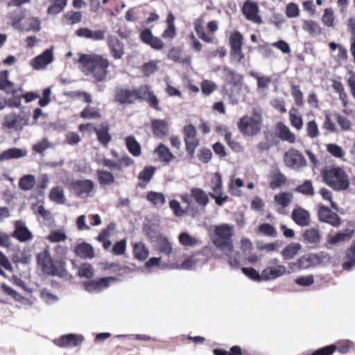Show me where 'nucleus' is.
I'll return each mask as SVG.
<instances>
[{
    "label": "nucleus",
    "instance_id": "obj_58",
    "mask_svg": "<svg viewBox=\"0 0 355 355\" xmlns=\"http://www.w3.org/2000/svg\"><path fill=\"white\" fill-rule=\"evenodd\" d=\"M202 93L205 96H209L217 89V85L209 80H203L200 83Z\"/></svg>",
    "mask_w": 355,
    "mask_h": 355
},
{
    "label": "nucleus",
    "instance_id": "obj_54",
    "mask_svg": "<svg viewBox=\"0 0 355 355\" xmlns=\"http://www.w3.org/2000/svg\"><path fill=\"white\" fill-rule=\"evenodd\" d=\"M179 242L184 246L193 247L198 244L199 241L198 239L191 236L187 232H182L180 234Z\"/></svg>",
    "mask_w": 355,
    "mask_h": 355
},
{
    "label": "nucleus",
    "instance_id": "obj_41",
    "mask_svg": "<svg viewBox=\"0 0 355 355\" xmlns=\"http://www.w3.org/2000/svg\"><path fill=\"white\" fill-rule=\"evenodd\" d=\"M302 238L304 242L311 244H317L320 241V234L318 230L311 228L306 230L302 234Z\"/></svg>",
    "mask_w": 355,
    "mask_h": 355
},
{
    "label": "nucleus",
    "instance_id": "obj_48",
    "mask_svg": "<svg viewBox=\"0 0 355 355\" xmlns=\"http://www.w3.org/2000/svg\"><path fill=\"white\" fill-rule=\"evenodd\" d=\"M35 184V176L33 175H26L20 178L19 187L24 191L31 190Z\"/></svg>",
    "mask_w": 355,
    "mask_h": 355
},
{
    "label": "nucleus",
    "instance_id": "obj_42",
    "mask_svg": "<svg viewBox=\"0 0 355 355\" xmlns=\"http://www.w3.org/2000/svg\"><path fill=\"white\" fill-rule=\"evenodd\" d=\"M345 257L348 259L343 263V268L347 270L355 267V239L350 247L346 250Z\"/></svg>",
    "mask_w": 355,
    "mask_h": 355
},
{
    "label": "nucleus",
    "instance_id": "obj_35",
    "mask_svg": "<svg viewBox=\"0 0 355 355\" xmlns=\"http://www.w3.org/2000/svg\"><path fill=\"white\" fill-rule=\"evenodd\" d=\"M159 160L162 162L169 164L174 158L175 155L170 149L164 144H160L155 150Z\"/></svg>",
    "mask_w": 355,
    "mask_h": 355
},
{
    "label": "nucleus",
    "instance_id": "obj_1",
    "mask_svg": "<svg viewBox=\"0 0 355 355\" xmlns=\"http://www.w3.org/2000/svg\"><path fill=\"white\" fill-rule=\"evenodd\" d=\"M78 62L81 71L90 76L95 83H102L107 79L110 61L102 55L90 53L81 54Z\"/></svg>",
    "mask_w": 355,
    "mask_h": 355
},
{
    "label": "nucleus",
    "instance_id": "obj_15",
    "mask_svg": "<svg viewBox=\"0 0 355 355\" xmlns=\"http://www.w3.org/2000/svg\"><path fill=\"white\" fill-rule=\"evenodd\" d=\"M71 188L77 196H87L94 191V183L88 179L77 180L71 183Z\"/></svg>",
    "mask_w": 355,
    "mask_h": 355
},
{
    "label": "nucleus",
    "instance_id": "obj_53",
    "mask_svg": "<svg viewBox=\"0 0 355 355\" xmlns=\"http://www.w3.org/2000/svg\"><path fill=\"white\" fill-rule=\"evenodd\" d=\"M291 92L296 105L302 107L304 105V96L300 89V87L299 85H292L291 86Z\"/></svg>",
    "mask_w": 355,
    "mask_h": 355
},
{
    "label": "nucleus",
    "instance_id": "obj_7",
    "mask_svg": "<svg viewBox=\"0 0 355 355\" xmlns=\"http://www.w3.org/2000/svg\"><path fill=\"white\" fill-rule=\"evenodd\" d=\"M209 187L213 192H209V196L215 200V203L222 206L229 199L223 193L222 175L219 172H216L210 180Z\"/></svg>",
    "mask_w": 355,
    "mask_h": 355
},
{
    "label": "nucleus",
    "instance_id": "obj_2",
    "mask_svg": "<svg viewBox=\"0 0 355 355\" xmlns=\"http://www.w3.org/2000/svg\"><path fill=\"white\" fill-rule=\"evenodd\" d=\"M323 182L336 191L348 189L349 176L343 168L337 166L324 167L320 173Z\"/></svg>",
    "mask_w": 355,
    "mask_h": 355
},
{
    "label": "nucleus",
    "instance_id": "obj_62",
    "mask_svg": "<svg viewBox=\"0 0 355 355\" xmlns=\"http://www.w3.org/2000/svg\"><path fill=\"white\" fill-rule=\"evenodd\" d=\"M258 230L260 233L267 236L276 237L277 235L275 227L269 223L261 224L258 227Z\"/></svg>",
    "mask_w": 355,
    "mask_h": 355
},
{
    "label": "nucleus",
    "instance_id": "obj_6",
    "mask_svg": "<svg viewBox=\"0 0 355 355\" xmlns=\"http://www.w3.org/2000/svg\"><path fill=\"white\" fill-rule=\"evenodd\" d=\"M135 101H145L148 105L155 110L160 111L162 108L159 105V100L151 87L148 85H141L139 87L134 89Z\"/></svg>",
    "mask_w": 355,
    "mask_h": 355
},
{
    "label": "nucleus",
    "instance_id": "obj_30",
    "mask_svg": "<svg viewBox=\"0 0 355 355\" xmlns=\"http://www.w3.org/2000/svg\"><path fill=\"white\" fill-rule=\"evenodd\" d=\"M191 197L195 202L200 207H205L209 202V193H207L202 189L193 187L190 190Z\"/></svg>",
    "mask_w": 355,
    "mask_h": 355
},
{
    "label": "nucleus",
    "instance_id": "obj_13",
    "mask_svg": "<svg viewBox=\"0 0 355 355\" xmlns=\"http://www.w3.org/2000/svg\"><path fill=\"white\" fill-rule=\"evenodd\" d=\"M36 258L37 264L41 267L44 273L49 275L57 274V268L55 266L50 252L47 250L37 254Z\"/></svg>",
    "mask_w": 355,
    "mask_h": 355
},
{
    "label": "nucleus",
    "instance_id": "obj_36",
    "mask_svg": "<svg viewBox=\"0 0 355 355\" xmlns=\"http://www.w3.org/2000/svg\"><path fill=\"white\" fill-rule=\"evenodd\" d=\"M302 28L313 37L318 36L322 33V28L318 22L311 19L304 20Z\"/></svg>",
    "mask_w": 355,
    "mask_h": 355
},
{
    "label": "nucleus",
    "instance_id": "obj_50",
    "mask_svg": "<svg viewBox=\"0 0 355 355\" xmlns=\"http://www.w3.org/2000/svg\"><path fill=\"white\" fill-rule=\"evenodd\" d=\"M293 195L291 193L281 192L275 196L274 200L275 203L285 208L287 207L291 202Z\"/></svg>",
    "mask_w": 355,
    "mask_h": 355
},
{
    "label": "nucleus",
    "instance_id": "obj_52",
    "mask_svg": "<svg viewBox=\"0 0 355 355\" xmlns=\"http://www.w3.org/2000/svg\"><path fill=\"white\" fill-rule=\"evenodd\" d=\"M297 110L293 107L289 112V120L291 125L300 130L302 128L303 121L302 117L300 115L296 114Z\"/></svg>",
    "mask_w": 355,
    "mask_h": 355
},
{
    "label": "nucleus",
    "instance_id": "obj_46",
    "mask_svg": "<svg viewBox=\"0 0 355 355\" xmlns=\"http://www.w3.org/2000/svg\"><path fill=\"white\" fill-rule=\"evenodd\" d=\"M224 139L228 146L234 152H241L243 150V147L239 141H236L232 139V134L227 128H225Z\"/></svg>",
    "mask_w": 355,
    "mask_h": 355
},
{
    "label": "nucleus",
    "instance_id": "obj_19",
    "mask_svg": "<svg viewBox=\"0 0 355 355\" xmlns=\"http://www.w3.org/2000/svg\"><path fill=\"white\" fill-rule=\"evenodd\" d=\"M354 230L345 229L338 231L336 234H329L327 236V243L331 246L336 245L346 241L349 240L354 235Z\"/></svg>",
    "mask_w": 355,
    "mask_h": 355
},
{
    "label": "nucleus",
    "instance_id": "obj_47",
    "mask_svg": "<svg viewBox=\"0 0 355 355\" xmlns=\"http://www.w3.org/2000/svg\"><path fill=\"white\" fill-rule=\"evenodd\" d=\"M49 199L58 204H63L64 202L63 189L60 187H53L49 193Z\"/></svg>",
    "mask_w": 355,
    "mask_h": 355
},
{
    "label": "nucleus",
    "instance_id": "obj_25",
    "mask_svg": "<svg viewBox=\"0 0 355 355\" xmlns=\"http://www.w3.org/2000/svg\"><path fill=\"white\" fill-rule=\"evenodd\" d=\"M151 129L153 135L159 138L168 135L169 128L168 123L162 119H154L151 121Z\"/></svg>",
    "mask_w": 355,
    "mask_h": 355
},
{
    "label": "nucleus",
    "instance_id": "obj_16",
    "mask_svg": "<svg viewBox=\"0 0 355 355\" xmlns=\"http://www.w3.org/2000/svg\"><path fill=\"white\" fill-rule=\"evenodd\" d=\"M14 226L15 230L11 234L12 237L21 243H25L33 239V235L24 221L21 220H15Z\"/></svg>",
    "mask_w": 355,
    "mask_h": 355
},
{
    "label": "nucleus",
    "instance_id": "obj_29",
    "mask_svg": "<svg viewBox=\"0 0 355 355\" xmlns=\"http://www.w3.org/2000/svg\"><path fill=\"white\" fill-rule=\"evenodd\" d=\"M286 177L279 171V169L276 168L270 172L269 182L270 189H276L282 187L286 183Z\"/></svg>",
    "mask_w": 355,
    "mask_h": 355
},
{
    "label": "nucleus",
    "instance_id": "obj_3",
    "mask_svg": "<svg viewBox=\"0 0 355 355\" xmlns=\"http://www.w3.org/2000/svg\"><path fill=\"white\" fill-rule=\"evenodd\" d=\"M234 235V227L228 224L217 225L212 236L213 244L225 254L228 255L233 251L232 238Z\"/></svg>",
    "mask_w": 355,
    "mask_h": 355
},
{
    "label": "nucleus",
    "instance_id": "obj_55",
    "mask_svg": "<svg viewBox=\"0 0 355 355\" xmlns=\"http://www.w3.org/2000/svg\"><path fill=\"white\" fill-rule=\"evenodd\" d=\"M67 1L68 0H55L48 8L47 13L49 15H57L61 12L66 6Z\"/></svg>",
    "mask_w": 355,
    "mask_h": 355
},
{
    "label": "nucleus",
    "instance_id": "obj_33",
    "mask_svg": "<svg viewBox=\"0 0 355 355\" xmlns=\"http://www.w3.org/2000/svg\"><path fill=\"white\" fill-rule=\"evenodd\" d=\"M223 72L225 75V80L230 85L237 86L241 83L243 76L236 73L234 70L225 66L223 69Z\"/></svg>",
    "mask_w": 355,
    "mask_h": 355
},
{
    "label": "nucleus",
    "instance_id": "obj_57",
    "mask_svg": "<svg viewBox=\"0 0 355 355\" xmlns=\"http://www.w3.org/2000/svg\"><path fill=\"white\" fill-rule=\"evenodd\" d=\"M334 12L331 8H325L322 16V21L327 27H334Z\"/></svg>",
    "mask_w": 355,
    "mask_h": 355
},
{
    "label": "nucleus",
    "instance_id": "obj_61",
    "mask_svg": "<svg viewBox=\"0 0 355 355\" xmlns=\"http://www.w3.org/2000/svg\"><path fill=\"white\" fill-rule=\"evenodd\" d=\"M306 135L309 138L314 139L320 135L318 125L315 120H311L306 123Z\"/></svg>",
    "mask_w": 355,
    "mask_h": 355
},
{
    "label": "nucleus",
    "instance_id": "obj_20",
    "mask_svg": "<svg viewBox=\"0 0 355 355\" xmlns=\"http://www.w3.org/2000/svg\"><path fill=\"white\" fill-rule=\"evenodd\" d=\"M292 271L286 270L283 265H277L276 267H267L262 270L263 281H268L275 279L285 274H290Z\"/></svg>",
    "mask_w": 355,
    "mask_h": 355
},
{
    "label": "nucleus",
    "instance_id": "obj_14",
    "mask_svg": "<svg viewBox=\"0 0 355 355\" xmlns=\"http://www.w3.org/2000/svg\"><path fill=\"white\" fill-rule=\"evenodd\" d=\"M284 161L286 166L300 168L306 165V161L301 152L296 149H290L284 153Z\"/></svg>",
    "mask_w": 355,
    "mask_h": 355
},
{
    "label": "nucleus",
    "instance_id": "obj_43",
    "mask_svg": "<svg viewBox=\"0 0 355 355\" xmlns=\"http://www.w3.org/2000/svg\"><path fill=\"white\" fill-rule=\"evenodd\" d=\"M135 257L139 261H145L148 257V250L143 243H137L133 246Z\"/></svg>",
    "mask_w": 355,
    "mask_h": 355
},
{
    "label": "nucleus",
    "instance_id": "obj_56",
    "mask_svg": "<svg viewBox=\"0 0 355 355\" xmlns=\"http://www.w3.org/2000/svg\"><path fill=\"white\" fill-rule=\"evenodd\" d=\"M82 13L80 11H69L63 16V19L68 24L79 23L82 20Z\"/></svg>",
    "mask_w": 355,
    "mask_h": 355
},
{
    "label": "nucleus",
    "instance_id": "obj_18",
    "mask_svg": "<svg viewBox=\"0 0 355 355\" xmlns=\"http://www.w3.org/2000/svg\"><path fill=\"white\" fill-rule=\"evenodd\" d=\"M84 338L73 334L60 336L54 340V343L59 347H76L83 342Z\"/></svg>",
    "mask_w": 355,
    "mask_h": 355
},
{
    "label": "nucleus",
    "instance_id": "obj_45",
    "mask_svg": "<svg viewBox=\"0 0 355 355\" xmlns=\"http://www.w3.org/2000/svg\"><path fill=\"white\" fill-rule=\"evenodd\" d=\"M80 116L84 119H93L101 118V114L98 108L87 105L80 112Z\"/></svg>",
    "mask_w": 355,
    "mask_h": 355
},
{
    "label": "nucleus",
    "instance_id": "obj_23",
    "mask_svg": "<svg viewBox=\"0 0 355 355\" xmlns=\"http://www.w3.org/2000/svg\"><path fill=\"white\" fill-rule=\"evenodd\" d=\"M293 221L301 227H305L309 225L311 218L309 212L302 207L295 208L291 215Z\"/></svg>",
    "mask_w": 355,
    "mask_h": 355
},
{
    "label": "nucleus",
    "instance_id": "obj_17",
    "mask_svg": "<svg viewBox=\"0 0 355 355\" xmlns=\"http://www.w3.org/2000/svg\"><path fill=\"white\" fill-rule=\"evenodd\" d=\"M107 46L111 55L115 60L121 59L125 53L123 43L116 36L110 35L107 39Z\"/></svg>",
    "mask_w": 355,
    "mask_h": 355
},
{
    "label": "nucleus",
    "instance_id": "obj_26",
    "mask_svg": "<svg viewBox=\"0 0 355 355\" xmlns=\"http://www.w3.org/2000/svg\"><path fill=\"white\" fill-rule=\"evenodd\" d=\"M110 127L107 122H103L100 125L99 128H94L97 139L104 147H107L112 139V136L109 132Z\"/></svg>",
    "mask_w": 355,
    "mask_h": 355
},
{
    "label": "nucleus",
    "instance_id": "obj_8",
    "mask_svg": "<svg viewBox=\"0 0 355 355\" xmlns=\"http://www.w3.org/2000/svg\"><path fill=\"white\" fill-rule=\"evenodd\" d=\"M322 258L316 254H307L302 256L295 262L288 263V268L294 272L296 270H304L320 264Z\"/></svg>",
    "mask_w": 355,
    "mask_h": 355
},
{
    "label": "nucleus",
    "instance_id": "obj_59",
    "mask_svg": "<svg viewBox=\"0 0 355 355\" xmlns=\"http://www.w3.org/2000/svg\"><path fill=\"white\" fill-rule=\"evenodd\" d=\"M295 190L306 196H313L315 194L314 188L310 180H306L302 184L298 185Z\"/></svg>",
    "mask_w": 355,
    "mask_h": 355
},
{
    "label": "nucleus",
    "instance_id": "obj_44",
    "mask_svg": "<svg viewBox=\"0 0 355 355\" xmlns=\"http://www.w3.org/2000/svg\"><path fill=\"white\" fill-rule=\"evenodd\" d=\"M157 243L158 250L160 252L166 255H169L172 253V245L166 237L160 235L157 237Z\"/></svg>",
    "mask_w": 355,
    "mask_h": 355
},
{
    "label": "nucleus",
    "instance_id": "obj_31",
    "mask_svg": "<svg viewBox=\"0 0 355 355\" xmlns=\"http://www.w3.org/2000/svg\"><path fill=\"white\" fill-rule=\"evenodd\" d=\"M27 154L26 150H23L17 148H12L8 150H3L0 154V162L9 160L11 159H19L25 157Z\"/></svg>",
    "mask_w": 355,
    "mask_h": 355
},
{
    "label": "nucleus",
    "instance_id": "obj_10",
    "mask_svg": "<svg viewBox=\"0 0 355 355\" xmlns=\"http://www.w3.org/2000/svg\"><path fill=\"white\" fill-rule=\"evenodd\" d=\"M243 44V35L239 31L233 32L230 37V54L232 57L236 59L238 62H241L245 58L242 51Z\"/></svg>",
    "mask_w": 355,
    "mask_h": 355
},
{
    "label": "nucleus",
    "instance_id": "obj_32",
    "mask_svg": "<svg viewBox=\"0 0 355 355\" xmlns=\"http://www.w3.org/2000/svg\"><path fill=\"white\" fill-rule=\"evenodd\" d=\"M75 254L82 259H92L94 257L92 246L87 243L78 244L74 249Z\"/></svg>",
    "mask_w": 355,
    "mask_h": 355
},
{
    "label": "nucleus",
    "instance_id": "obj_60",
    "mask_svg": "<svg viewBox=\"0 0 355 355\" xmlns=\"http://www.w3.org/2000/svg\"><path fill=\"white\" fill-rule=\"evenodd\" d=\"M337 123L343 131H349L352 128V123L345 116L339 113L335 114Z\"/></svg>",
    "mask_w": 355,
    "mask_h": 355
},
{
    "label": "nucleus",
    "instance_id": "obj_28",
    "mask_svg": "<svg viewBox=\"0 0 355 355\" xmlns=\"http://www.w3.org/2000/svg\"><path fill=\"white\" fill-rule=\"evenodd\" d=\"M276 129L277 136L281 140L287 141L289 144H294L295 142L296 137L295 134L284 123L278 122L276 125Z\"/></svg>",
    "mask_w": 355,
    "mask_h": 355
},
{
    "label": "nucleus",
    "instance_id": "obj_24",
    "mask_svg": "<svg viewBox=\"0 0 355 355\" xmlns=\"http://www.w3.org/2000/svg\"><path fill=\"white\" fill-rule=\"evenodd\" d=\"M53 61V51L51 49L45 50L42 54L36 56L31 60V65L35 69H40Z\"/></svg>",
    "mask_w": 355,
    "mask_h": 355
},
{
    "label": "nucleus",
    "instance_id": "obj_21",
    "mask_svg": "<svg viewBox=\"0 0 355 355\" xmlns=\"http://www.w3.org/2000/svg\"><path fill=\"white\" fill-rule=\"evenodd\" d=\"M114 100L121 105L134 103L135 102L134 89H116L115 91Z\"/></svg>",
    "mask_w": 355,
    "mask_h": 355
},
{
    "label": "nucleus",
    "instance_id": "obj_4",
    "mask_svg": "<svg viewBox=\"0 0 355 355\" xmlns=\"http://www.w3.org/2000/svg\"><path fill=\"white\" fill-rule=\"evenodd\" d=\"M262 115L259 110L253 109L252 116L245 115L237 123L238 129L244 136H254L261 128Z\"/></svg>",
    "mask_w": 355,
    "mask_h": 355
},
{
    "label": "nucleus",
    "instance_id": "obj_38",
    "mask_svg": "<svg viewBox=\"0 0 355 355\" xmlns=\"http://www.w3.org/2000/svg\"><path fill=\"white\" fill-rule=\"evenodd\" d=\"M96 175L98 182L101 187L110 186L115 182L114 175L110 171L98 169L96 171Z\"/></svg>",
    "mask_w": 355,
    "mask_h": 355
},
{
    "label": "nucleus",
    "instance_id": "obj_5",
    "mask_svg": "<svg viewBox=\"0 0 355 355\" xmlns=\"http://www.w3.org/2000/svg\"><path fill=\"white\" fill-rule=\"evenodd\" d=\"M182 133L186 152L189 158L192 159L194 157L196 149L200 144V140L197 138V130L190 123L184 127Z\"/></svg>",
    "mask_w": 355,
    "mask_h": 355
},
{
    "label": "nucleus",
    "instance_id": "obj_63",
    "mask_svg": "<svg viewBox=\"0 0 355 355\" xmlns=\"http://www.w3.org/2000/svg\"><path fill=\"white\" fill-rule=\"evenodd\" d=\"M46 239L51 243H58L67 239L66 234L60 230H53L46 237Z\"/></svg>",
    "mask_w": 355,
    "mask_h": 355
},
{
    "label": "nucleus",
    "instance_id": "obj_11",
    "mask_svg": "<svg viewBox=\"0 0 355 355\" xmlns=\"http://www.w3.org/2000/svg\"><path fill=\"white\" fill-rule=\"evenodd\" d=\"M28 124V117L21 116L15 112L4 116L3 127L8 129H14L16 131H21L24 127Z\"/></svg>",
    "mask_w": 355,
    "mask_h": 355
},
{
    "label": "nucleus",
    "instance_id": "obj_40",
    "mask_svg": "<svg viewBox=\"0 0 355 355\" xmlns=\"http://www.w3.org/2000/svg\"><path fill=\"white\" fill-rule=\"evenodd\" d=\"M125 141L127 149L131 155L138 157L141 154V146L133 136L127 137Z\"/></svg>",
    "mask_w": 355,
    "mask_h": 355
},
{
    "label": "nucleus",
    "instance_id": "obj_39",
    "mask_svg": "<svg viewBox=\"0 0 355 355\" xmlns=\"http://www.w3.org/2000/svg\"><path fill=\"white\" fill-rule=\"evenodd\" d=\"M155 171V168L154 166H146L138 175V178L139 180L143 181V182H139L138 184V187L140 188H145L146 184L150 181Z\"/></svg>",
    "mask_w": 355,
    "mask_h": 355
},
{
    "label": "nucleus",
    "instance_id": "obj_64",
    "mask_svg": "<svg viewBox=\"0 0 355 355\" xmlns=\"http://www.w3.org/2000/svg\"><path fill=\"white\" fill-rule=\"evenodd\" d=\"M335 347V351H338L340 354H347L353 346V343L349 340H341L334 345H331Z\"/></svg>",
    "mask_w": 355,
    "mask_h": 355
},
{
    "label": "nucleus",
    "instance_id": "obj_49",
    "mask_svg": "<svg viewBox=\"0 0 355 355\" xmlns=\"http://www.w3.org/2000/svg\"><path fill=\"white\" fill-rule=\"evenodd\" d=\"M146 199L154 206L163 205L166 202L164 195L155 191H149L146 195Z\"/></svg>",
    "mask_w": 355,
    "mask_h": 355
},
{
    "label": "nucleus",
    "instance_id": "obj_22",
    "mask_svg": "<svg viewBox=\"0 0 355 355\" xmlns=\"http://www.w3.org/2000/svg\"><path fill=\"white\" fill-rule=\"evenodd\" d=\"M116 278L114 277H103L98 279H93L85 282L84 286L88 292H93L96 290H101L108 287L110 282H114Z\"/></svg>",
    "mask_w": 355,
    "mask_h": 355
},
{
    "label": "nucleus",
    "instance_id": "obj_27",
    "mask_svg": "<svg viewBox=\"0 0 355 355\" xmlns=\"http://www.w3.org/2000/svg\"><path fill=\"white\" fill-rule=\"evenodd\" d=\"M8 70L0 71V90L4 91L7 94L15 95L17 89L15 84L8 79Z\"/></svg>",
    "mask_w": 355,
    "mask_h": 355
},
{
    "label": "nucleus",
    "instance_id": "obj_34",
    "mask_svg": "<svg viewBox=\"0 0 355 355\" xmlns=\"http://www.w3.org/2000/svg\"><path fill=\"white\" fill-rule=\"evenodd\" d=\"M175 21V17L171 13L169 12L166 17V24L167 27L164 31V32L162 34V37L166 40H172L173 39L176 35V28L174 24Z\"/></svg>",
    "mask_w": 355,
    "mask_h": 355
},
{
    "label": "nucleus",
    "instance_id": "obj_12",
    "mask_svg": "<svg viewBox=\"0 0 355 355\" xmlns=\"http://www.w3.org/2000/svg\"><path fill=\"white\" fill-rule=\"evenodd\" d=\"M241 12L245 19L257 24H261L262 19L259 15V8L257 2L245 0L241 7Z\"/></svg>",
    "mask_w": 355,
    "mask_h": 355
},
{
    "label": "nucleus",
    "instance_id": "obj_9",
    "mask_svg": "<svg viewBox=\"0 0 355 355\" xmlns=\"http://www.w3.org/2000/svg\"><path fill=\"white\" fill-rule=\"evenodd\" d=\"M317 215L319 221L329 224L334 227H339L342 224L341 218L325 205H319Z\"/></svg>",
    "mask_w": 355,
    "mask_h": 355
},
{
    "label": "nucleus",
    "instance_id": "obj_37",
    "mask_svg": "<svg viewBox=\"0 0 355 355\" xmlns=\"http://www.w3.org/2000/svg\"><path fill=\"white\" fill-rule=\"evenodd\" d=\"M301 248L302 245L299 243H291L282 250L281 254L284 259L289 260L293 259Z\"/></svg>",
    "mask_w": 355,
    "mask_h": 355
},
{
    "label": "nucleus",
    "instance_id": "obj_51",
    "mask_svg": "<svg viewBox=\"0 0 355 355\" xmlns=\"http://www.w3.org/2000/svg\"><path fill=\"white\" fill-rule=\"evenodd\" d=\"M243 182L240 178L232 180L228 184L229 192L233 196L241 197L243 193L239 188L243 187Z\"/></svg>",
    "mask_w": 355,
    "mask_h": 355
}]
</instances>
